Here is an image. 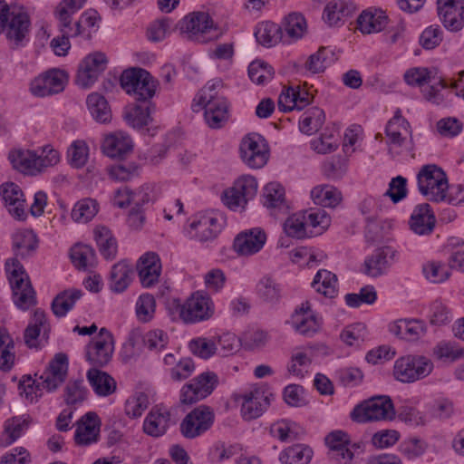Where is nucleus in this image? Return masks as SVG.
<instances>
[{"mask_svg":"<svg viewBox=\"0 0 464 464\" xmlns=\"http://www.w3.org/2000/svg\"><path fill=\"white\" fill-rule=\"evenodd\" d=\"M223 82L219 79L208 81L194 99L193 110H204V120L211 129H220L228 121L229 103L220 93Z\"/></svg>","mask_w":464,"mask_h":464,"instance_id":"f257e3e1","label":"nucleus"},{"mask_svg":"<svg viewBox=\"0 0 464 464\" xmlns=\"http://www.w3.org/2000/svg\"><path fill=\"white\" fill-rule=\"evenodd\" d=\"M169 309L187 324L207 320L214 314L211 298L199 292L191 295L184 304L173 299L169 304Z\"/></svg>","mask_w":464,"mask_h":464,"instance_id":"f03ea898","label":"nucleus"},{"mask_svg":"<svg viewBox=\"0 0 464 464\" xmlns=\"http://www.w3.org/2000/svg\"><path fill=\"white\" fill-rule=\"evenodd\" d=\"M394 406L389 396H373L356 405L350 413L351 419L358 423L392 420Z\"/></svg>","mask_w":464,"mask_h":464,"instance_id":"7ed1b4c3","label":"nucleus"},{"mask_svg":"<svg viewBox=\"0 0 464 464\" xmlns=\"http://www.w3.org/2000/svg\"><path fill=\"white\" fill-rule=\"evenodd\" d=\"M6 270L10 273L9 281L12 285L14 304L23 310L35 304V292L24 266L17 258L7 260Z\"/></svg>","mask_w":464,"mask_h":464,"instance_id":"20e7f679","label":"nucleus"},{"mask_svg":"<svg viewBox=\"0 0 464 464\" xmlns=\"http://www.w3.org/2000/svg\"><path fill=\"white\" fill-rule=\"evenodd\" d=\"M419 191L434 202L444 201L449 189L448 179L445 172L434 164L423 166L418 175Z\"/></svg>","mask_w":464,"mask_h":464,"instance_id":"39448f33","label":"nucleus"},{"mask_svg":"<svg viewBox=\"0 0 464 464\" xmlns=\"http://www.w3.org/2000/svg\"><path fill=\"white\" fill-rule=\"evenodd\" d=\"M433 362L423 355H407L397 359L393 366L394 378L403 383H411L429 376Z\"/></svg>","mask_w":464,"mask_h":464,"instance_id":"423d86ee","label":"nucleus"},{"mask_svg":"<svg viewBox=\"0 0 464 464\" xmlns=\"http://www.w3.org/2000/svg\"><path fill=\"white\" fill-rule=\"evenodd\" d=\"M121 85L127 93L139 102H146L153 97L156 83L153 77L144 69L125 70L121 76Z\"/></svg>","mask_w":464,"mask_h":464,"instance_id":"0eeeda50","label":"nucleus"},{"mask_svg":"<svg viewBox=\"0 0 464 464\" xmlns=\"http://www.w3.org/2000/svg\"><path fill=\"white\" fill-rule=\"evenodd\" d=\"M215 421L214 410L205 404L195 407L181 420L179 430L188 440L200 437L208 431Z\"/></svg>","mask_w":464,"mask_h":464,"instance_id":"6e6552de","label":"nucleus"},{"mask_svg":"<svg viewBox=\"0 0 464 464\" xmlns=\"http://www.w3.org/2000/svg\"><path fill=\"white\" fill-rule=\"evenodd\" d=\"M218 384V377L213 372H205L193 378L180 390V402L193 404L209 396Z\"/></svg>","mask_w":464,"mask_h":464,"instance_id":"1a4fd4ad","label":"nucleus"},{"mask_svg":"<svg viewBox=\"0 0 464 464\" xmlns=\"http://www.w3.org/2000/svg\"><path fill=\"white\" fill-rule=\"evenodd\" d=\"M114 352L113 336L106 328H102L85 347V358L93 368L107 365Z\"/></svg>","mask_w":464,"mask_h":464,"instance_id":"9d476101","label":"nucleus"},{"mask_svg":"<svg viewBox=\"0 0 464 464\" xmlns=\"http://www.w3.org/2000/svg\"><path fill=\"white\" fill-rule=\"evenodd\" d=\"M239 150L242 160L249 168L260 169L268 160V146L265 139L259 134H248L244 137Z\"/></svg>","mask_w":464,"mask_h":464,"instance_id":"9b49d317","label":"nucleus"},{"mask_svg":"<svg viewBox=\"0 0 464 464\" xmlns=\"http://www.w3.org/2000/svg\"><path fill=\"white\" fill-rule=\"evenodd\" d=\"M107 64L108 59L103 53H90L79 64L75 77L76 83L82 88L91 87L105 71Z\"/></svg>","mask_w":464,"mask_h":464,"instance_id":"f8f14e48","label":"nucleus"},{"mask_svg":"<svg viewBox=\"0 0 464 464\" xmlns=\"http://www.w3.org/2000/svg\"><path fill=\"white\" fill-rule=\"evenodd\" d=\"M67 372V356L63 353H57L37 379L44 391L52 392L65 382Z\"/></svg>","mask_w":464,"mask_h":464,"instance_id":"ddd939ff","label":"nucleus"},{"mask_svg":"<svg viewBox=\"0 0 464 464\" xmlns=\"http://www.w3.org/2000/svg\"><path fill=\"white\" fill-rule=\"evenodd\" d=\"M67 82V74L59 69H52L36 77L31 82V92L38 97H45L61 92Z\"/></svg>","mask_w":464,"mask_h":464,"instance_id":"4468645a","label":"nucleus"},{"mask_svg":"<svg viewBox=\"0 0 464 464\" xmlns=\"http://www.w3.org/2000/svg\"><path fill=\"white\" fill-rule=\"evenodd\" d=\"M266 241V235L260 227L240 232L234 239V250L240 256H251L259 252Z\"/></svg>","mask_w":464,"mask_h":464,"instance_id":"2eb2a0df","label":"nucleus"},{"mask_svg":"<svg viewBox=\"0 0 464 464\" xmlns=\"http://www.w3.org/2000/svg\"><path fill=\"white\" fill-rule=\"evenodd\" d=\"M30 24V18L26 13L12 11L3 32L13 48L23 45L29 34Z\"/></svg>","mask_w":464,"mask_h":464,"instance_id":"dca6fc26","label":"nucleus"},{"mask_svg":"<svg viewBox=\"0 0 464 464\" xmlns=\"http://www.w3.org/2000/svg\"><path fill=\"white\" fill-rule=\"evenodd\" d=\"M137 271L140 281L144 287L155 285L161 273V262L155 252H147L137 262Z\"/></svg>","mask_w":464,"mask_h":464,"instance_id":"f3484780","label":"nucleus"},{"mask_svg":"<svg viewBox=\"0 0 464 464\" xmlns=\"http://www.w3.org/2000/svg\"><path fill=\"white\" fill-rule=\"evenodd\" d=\"M0 197L9 213L17 219H24L25 199L20 187L14 182H5L0 186Z\"/></svg>","mask_w":464,"mask_h":464,"instance_id":"a211bd4d","label":"nucleus"},{"mask_svg":"<svg viewBox=\"0 0 464 464\" xmlns=\"http://www.w3.org/2000/svg\"><path fill=\"white\" fill-rule=\"evenodd\" d=\"M272 397V394L267 395L260 389H255L242 395L241 413L244 420H251L260 417L269 406Z\"/></svg>","mask_w":464,"mask_h":464,"instance_id":"6ab92c4d","label":"nucleus"},{"mask_svg":"<svg viewBox=\"0 0 464 464\" xmlns=\"http://www.w3.org/2000/svg\"><path fill=\"white\" fill-rule=\"evenodd\" d=\"M171 422L169 410L162 405H155L151 408L143 422V430L151 437L163 436Z\"/></svg>","mask_w":464,"mask_h":464,"instance_id":"aec40b11","label":"nucleus"},{"mask_svg":"<svg viewBox=\"0 0 464 464\" xmlns=\"http://www.w3.org/2000/svg\"><path fill=\"white\" fill-rule=\"evenodd\" d=\"M325 443L329 447V457L338 464H349L353 453L348 448L349 435L343 430H334L325 437Z\"/></svg>","mask_w":464,"mask_h":464,"instance_id":"412c9836","label":"nucleus"},{"mask_svg":"<svg viewBox=\"0 0 464 464\" xmlns=\"http://www.w3.org/2000/svg\"><path fill=\"white\" fill-rule=\"evenodd\" d=\"M100 424L98 415L90 411L83 415L77 422V429L74 434V440L77 445L88 446L98 441L100 434Z\"/></svg>","mask_w":464,"mask_h":464,"instance_id":"4be33fe9","label":"nucleus"},{"mask_svg":"<svg viewBox=\"0 0 464 464\" xmlns=\"http://www.w3.org/2000/svg\"><path fill=\"white\" fill-rule=\"evenodd\" d=\"M387 145L390 150L401 148L407 142V135L411 134L409 121L402 117L401 110H397L394 116L388 121L385 128Z\"/></svg>","mask_w":464,"mask_h":464,"instance_id":"5701e85b","label":"nucleus"},{"mask_svg":"<svg viewBox=\"0 0 464 464\" xmlns=\"http://www.w3.org/2000/svg\"><path fill=\"white\" fill-rule=\"evenodd\" d=\"M394 256L395 251L390 246L377 248L364 260L362 272L371 277H377L385 274Z\"/></svg>","mask_w":464,"mask_h":464,"instance_id":"b1692460","label":"nucleus"},{"mask_svg":"<svg viewBox=\"0 0 464 464\" xmlns=\"http://www.w3.org/2000/svg\"><path fill=\"white\" fill-rule=\"evenodd\" d=\"M222 225L220 218L215 214H205L190 224L191 233L193 237L200 242H206L217 237L221 231Z\"/></svg>","mask_w":464,"mask_h":464,"instance_id":"393cba45","label":"nucleus"},{"mask_svg":"<svg viewBox=\"0 0 464 464\" xmlns=\"http://www.w3.org/2000/svg\"><path fill=\"white\" fill-rule=\"evenodd\" d=\"M214 25L210 15L205 12H194L186 15L178 24L180 34H188L189 37L209 32Z\"/></svg>","mask_w":464,"mask_h":464,"instance_id":"a878e982","label":"nucleus"},{"mask_svg":"<svg viewBox=\"0 0 464 464\" xmlns=\"http://www.w3.org/2000/svg\"><path fill=\"white\" fill-rule=\"evenodd\" d=\"M410 227L417 235L425 236L432 233L436 218L428 203L418 205L411 217Z\"/></svg>","mask_w":464,"mask_h":464,"instance_id":"bb28decb","label":"nucleus"},{"mask_svg":"<svg viewBox=\"0 0 464 464\" xmlns=\"http://www.w3.org/2000/svg\"><path fill=\"white\" fill-rule=\"evenodd\" d=\"M293 327L296 332L304 335L312 336L320 329V321L312 314L308 302L302 304L299 310H296L292 316Z\"/></svg>","mask_w":464,"mask_h":464,"instance_id":"cd10ccee","label":"nucleus"},{"mask_svg":"<svg viewBox=\"0 0 464 464\" xmlns=\"http://www.w3.org/2000/svg\"><path fill=\"white\" fill-rule=\"evenodd\" d=\"M102 151L110 158H122L132 150L130 137L123 132H114L105 136L102 144Z\"/></svg>","mask_w":464,"mask_h":464,"instance_id":"c85d7f7f","label":"nucleus"},{"mask_svg":"<svg viewBox=\"0 0 464 464\" xmlns=\"http://www.w3.org/2000/svg\"><path fill=\"white\" fill-rule=\"evenodd\" d=\"M388 24V16L381 9L364 10L357 19V28L365 34L382 31Z\"/></svg>","mask_w":464,"mask_h":464,"instance_id":"c756f323","label":"nucleus"},{"mask_svg":"<svg viewBox=\"0 0 464 464\" xmlns=\"http://www.w3.org/2000/svg\"><path fill=\"white\" fill-rule=\"evenodd\" d=\"M355 10V5L351 0H333L324 7L323 18L329 25H338Z\"/></svg>","mask_w":464,"mask_h":464,"instance_id":"7c9ffc66","label":"nucleus"},{"mask_svg":"<svg viewBox=\"0 0 464 464\" xmlns=\"http://www.w3.org/2000/svg\"><path fill=\"white\" fill-rule=\"evenodd\" d=\"M87 380L98 396H109L117 389L116 381L107 372L98 368H91L87 372Z\"/></svg>","mask_w":464,"mask_h":464,"instance_id":"2f4dec72","label":"nucleus"},{"mask_svg":"<svg viewBox=\"0 0 464 464\" xmlns=\"http://www.w3.org/2000/svg\"><path fill=\"white\" fill-rule=\"evenodd\" d=\"M155 106L150 102H141L128 108L124 114L127 123L135 129H141L147 126L151 121V113Z\"/></svg>","mask_w":464,"mask_h":464,"instance_id":"473e14b6","label":"nucleus"},{"mask_svg":"<svg viewBox=\"0 0 464 464\" xmlns=\"http://www.w3.org/2000/svg\"><path fill=\"white\" fill-rule=\"evenodd\" d=\"M50 327L47 324L45 314L43 310L37 309L34 313L32 322L24 330V338L25 344L29 348L38 347V337L41 332H44V335L49 332Z\"/></svg>","mask_w":464,"mask_h":464,"instance_id":"72a5a7b5","label":"nucleus"},{"mask_svg":"<svg viewBox=\"0 0 464 464\" xmlns=\"http://www.w3.org/2000/svg\"><path fill=\"white\" fill-rule=\"evenodd\" d=\"M133 273L131 266L125 260L115 264L111 270L109 285L111 291L121 293L127 289Z\"/></svg>","mask_w":464,"mask_h":464,"instance_id":"f704fd0d","label":"nucleus"},{"mask_svg":"<svg viewBox=\"0 0 464 464\" xmlns=\"http://www.w3.org/2000/svg\"><path fill=\"white\" fill-rule=\"evenodd\" d=\"M264 206L277 212L285 213L288 206L285 188L277 182H270L264 188Z\"/></svg>","mask_w":464,"mask_h":464,"instance_id":"c9c22d12","label":"nucleus"},{"mask_svg":"<svg viewBox=\"0 0 464 464\" xmlns=\"http://www.w3.org/2000/svg\"><path fill=\"white\" fill-rule=\"evenodd\" d=\"M93 233L101 255L105 259H114L118 251V244L111 231L104 226H99L95 227Z\"/></svg>","mask_w":464,"mask_h":464,"instance_id":"e433bc0d","label":"nucleus"},{"mask_svg":"<svg viewBox=\"0 0 464 464\" xmlns=\"http://www.w3.org/2000/svg\"><path fill=\"white\" fill-rule=\"evenodd\" d=\"M255 36L260 44L266 47H271L279 42L284 43L285 39L282 26L271 22L259 24L256 29Z\"/></svg>","mask_w":464,"mask_h":464,"instance_id":"4c0bfd02","label":"nucleus"},{"mask_svg":"<svg viewBox=\"0 0 464 464\" xmlns=\"http://www.w3.org/2000/svg\"><path fill=\"white\" fill-rule=\"evenodd\" d=\"M82 295L79 289H66L60 292L52 302V311L57 317H63L72 309L76 301Z\"/></svg>","mask_w":464,"mask_h":464,"instance_id":"58836bf2","label":"nucleus"},{"mask_svg":"<svg viewBox=\"0 0 464 464\" xmlns=\"http://www.w3.org/2000/svg\"><path fill=\"white\" fill-rule=\"evenodd\" d=\"M337 276L325 269L319 270L312 282V287L328 298H334L337 295Z\"/></svg>","mask_w":464,"mask_h":464,"instance_id":"ea45409f","label":"nucleus"},{"mask_svg":"<svg viewBox=\"0 0 464 464\" xmlns=\"http://www.w3.org/2000/svg\"><path fill=\"white\" fill-rule=\"evenodd\" d=\"M284 43L290 44L301 38L306 30V22L301 14L293 13L288 14L283 23Z\"/></svg>","mask_w":464,"mask_h":464,"instance_id":"a19ab883","label":"nucleus"},{"mask_svg":"<svg viewBox=\"0 0 464 464\" xmlns=\"http://www.w3.org/2000/svg\"><path fill=\"white\" fill-rule=\"evenodd\" d=\"M311 198L314 204L324 208H334L342 199L341 192L330 185L314 187Z\"/></svg>","mask_w":464,"mask_h":464,"instance_id":"79ce46f5","label":"nucleus"},{"mask_svg":"<svg viewBox=\"0 0 464 464\" xmlns=\"http://www.w3.org/2000/svg\"><path fill=\"white\" fill-rule=\"evenodd\" d=\"M8 158L14 168L20 171H38L37 154L33 150H14L10 151Z\"/></svg>","mask_w":464,"mask_h":464,"instance_id":"37998d69","label":"nucleus"},{"mask_svg":"<svg viewBox=\"0 0 464 464\" xmlns=\"http://www.w3.org/2000/svg\"><path fill=\"white\" fill-rule=\"evenodd\" d=\"M86 104L91 115L97 121L106 123L111 121V111L108 102L102 95L97 92L89 94Z\"/></svg>","mask_w":464,"mask_h":464,"instance_id":"c03bdc74","label":"nucleus"},{"mask_svg":"<svg viewBox=\"0 0 464 464\" xmlns=\"http://www.w3.org/2000/svg\"><path fill=\"white\" fill-rule=\"evenodd\" d=\"M324 121L325 114L322 109L318 107L310 108L302 114L299 120L300 130L303 133L311 135L323 126Z\"/></svg>","mask_w":464,"mask_h":464,"instance_id":"a18cd8bd","label":"nucleus"},{"mask_svg":"<svg viewBox=\"0 0 464 464\" xmlns=\"http://www.w3.org/2000/svg\"><path fill=\"white\" fill-rule=\"evenodd\" d=\"M313 457V450L304 444H296L286 448L280 454L283 464H308Z\"/></svg>","mask_w":464,"mask_h":464,"instance_id":"49530a36","label":"nucleus"},{"mask_svg":"<svg viewBox=\"0 0 464 464\" xmlns=\"http://www.w3.org/2000/svg\"><path fill=\"white\" fill-rule=\"evenodd\" d=\"M13 245L16 256L24 258L29 256L37 247V239L32 230L17 232L13 237Z\"/></svg>","mask_w":464,"mask_h":464,"instance_id":"de8ad7c7","label":"nucleus"},{"mask_svg":"<svg viewBox=\"0 0 464 464\" xmlns=\"http://www.w3.org/2000/svg\"><path fill=\"white\" fill-rule=\"evenodd\" d=\"M88 394V390L82 379L70 380L63 390V399L66 405L76 407L82 403Z\"/></svg>","mask_w":464,"mask_h":464,"instance_id":"09e8293b","label":"nucleus"},{"mask_svg":"<svg viewBox=\"0 0 464 464\" xmlns=\"http://www.w3.org/2000/svg\"><path fill=\"white\" fill-rule=\"evenodd\" d=\"M256 294L258 297L266 303L275 304L281 297L280 285L271 276H263L256 284Z\"/></svg>","mask_w":464,"mask_h":464,"instance_id":"8fccbe9b","label":"nucleus"},{"mask_svg":"<svg viewBox=\"0 0 464 464\" xmlns=\"http://www.w3.org/2000/svg\"><path fill=\"white\" fill-rule=\"evenodd\" d=\"M284 230L287 236L295 238L313 237V230H308L305 214H294L284 223Z\"/></svg>","mask_w":464,"mask_h":464,"instance_id":"3c124183","label":"nucleus"},{"mask_svg":"<svg viewBox=\"0 0 464 464\" xmlns=\"http://www.w3.org/2000/svg\"><path fill=\"white\" fill-rule=\"evenodd\" d=\"M29 423L19 417L12 418L5 421V430L0 437V447L5 448L14 442L22 434L23 430L27 429Z\"/></svg>","mask_w":464,"mask_h":464,"instance_id":"603ef678","label":"nucleus"},{"mask_svg":"<svg viewBox=\"0 0 464 464\" xmlns=\"http://www.w3.org/2000/svg\"><path fill=\"white\" fill-rule=\"evenodd\" d=\"M72 264L78 269L92 266L95 262V251L88 245L77 244L71 249L70 254Z\"/></svg>","mask_w":464,"mask_h":464,"instance_id":"864d4df0","label":"nucleus"},{"mask_svg":"<svg viewBox=\"0 0 464 464\" xmlns=\"http://www.w3.org/2000/svg\"><path fill=\"white\" fill-rule=\"evenodd\" d=\"M98 212V204L92 198L79 200L72 210V218L77 223H87L92 220Z\"/></svg>","mask_w":464,"mask_h":464,"instance_id":"5fc2aeb1","label":"nucleus"},{"mask_svg":"<svg viewBox=\"0 0 464 464\" xmlns=\"http://www.w3.org/2000/svg\"><path fill=\"white\" fill-rule=\"evenodd\" d=\"M444 26L450 31H459L464 25V0L457 4L451 10L439 14Z\"/></svg>","mask_w":464,"mask_h":464,"instance_id":"6e6d98bb","label":"nucleus"},{"mask_svg":"<svg viewBox=\"0 0 464 464\" xmlns=\"http://www.w3.org/2000/svg\"><path fill=\"white\" fill-rule=\"evenodd\" d=\"M18 389L20 395L24 397L25 400L31 403L37 402L44 394V390L38 379H33L30 375L22 377L18 384Z\"/></svg>","mask_w":464,"mask_h":464,"instance_id":"4d7b16f0","label":"nucleus"},{"mask_svg":"<svg viewBox=\"0 0 464 464\" xmlns=\"http://www.w3.org/2000/svg\"><path fill=\"white\" fill-rule=\"evenodd\" d=\"M333 56L334 53L330 50L325 47H321L316 53L308 57L305 63V68L313 73L324 72L330 64Z\"/></svg>","mask_w":464,"mask_h":464,"instance_id":"13d9d810","label":"nucleus"},{"mask_svg":"<svg viewBox=\"0 0 464 464\" xmlns=\"http://www.w3.org/2000/svg\"><path fill=\"white\" fill-rule=\"evenodd\" d=\"M86 0H62L54 10V15L64 26L69 23V17L82 9Z\"/></svg>","mask_w":464,"mask_h":464,"instance_id":"bf43d9fd","label":"nucleus"},{"mask_svg":"<svg viewBox=\"0 0 464 464\" xmlns=\"http://www.w3.org/2000/svg\"><path fill=\"white\" fill-rule=\"evenodd\" d=\"M248 76L253 82L264 84L273 79L274 71L267 63L255 61L248 66Z\"/></svg>","mask_w":464,"mask_h":464,"instance_id":"052dcab7","label":"nucleus"},{"mask_svg":"<svg viewBox=\"0 0 464 464\" xmlns=\"http://www.w3.org/2000/svg\"><path fill=\"white\" fill-rule=\"evenodd\" d=\"M344 298L348 306L359 307L362 304H372L377 299V293L373 286L366 285L358 294H347Z\"/></svg>","mask_w":464,"mask_h":464,"instance_id":"680f3d73","label":"nucleus"},{"mask_svg":"<svg viewBox=\"0 0 464 464\" xmlns=\"http://www.w3.org/2000/svg\"><path fill=\"white\" fill-rule=\"evenodd\" d=\"M331 218L324 209H317L306 216L308 230H313V236L322 234L329 226Z\"/></svg>","mask_w":464,"mask_h":464,"instance_id":"e2e57ef3","label":"nucleus"},{"mask_svg":"<svg viewBox=\"0 0 464 464\" xmlns=\"http://www.w3.org/2000/svg\"><path fill=\"white\" fill-rule=\"evenodd\" d=\"M191 353L202 359H208L218 351L216 341L208 338H197L189 342Z\"/></svg>","mask_w":464,"mask_h":464,"instance_id":"0e129e2a","label":"nucleus"},{"mask_svg":"<svg viewBox=\"0 0 464 464\" xmlns=\"http://www.w3.org/2000/svg\"><path fill=\"white\" fill-rule=\"evenodd\" d=\"M427 443L417 437L409 438L400 445L401 453L409 459L420 457L427 450Z\"/></svg>","mask_w":464,"mask_h":464,"instance_id":"69168bd1","label":"nucleus"},{"mask_svg":"<svg viewBox=\"0 0 464 464\" xmlns=\"http://www.w3.org/2000/svg\"><path fill=\"white\" fill-rule=\"evenodd\" d=\"M149 406V398L144 392H138L125 402V413L130 418L141 416Z\"/></svg>","mask_w":464,"mask_h":464,"instance_id":"338daca9","label":"nucleus"},{"mask_svg":"<svg viewBox=\"0 0 464 464\" xmlns=\"http://www.w3.org/2000/svg\"><path fill=\"white\" fill-rule=\"evenodd\" d=\"M156 301L152 295H141L136 304V314L140 321L147 323L154 315Z\"/></svg>","mask_w":464,"mask_h":464,"instance_id":"774afa93","label":"nucleus"}]
</instances>
